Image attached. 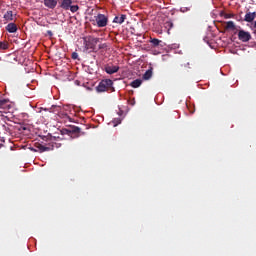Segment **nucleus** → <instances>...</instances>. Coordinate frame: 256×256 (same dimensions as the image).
I'll use <instances>...</instances> for the list:
<instances>
[{"instance_id": "obj_16", "label": "nucleus", "mask_w": 256, "mask_h": 256, "mask_svg": "<svg viewBox=\"0 0 256 256\" xmlns=\"http://www.w3.org/2000/svg\"><path fill=\"white\" fill-rule=\"evenodd\" d=\"M5 21H13V11L9 10L4 14Z\"/></svg>"}, {"instance_id": "obj_17", "label": "nucleus", "mask_w": 256, "mask_h": 256, "mask_svg": "<svg viewBox=\"0 0 256 256\" xmlns=\"http://www.w3.org/2000/svg\"><path fill=\"white\" fill-rule=\"evenodd\" d=\"M6 49H9V43L0 41V50L6 51Z\"/></svg>"}, {"instance_id": "obj_13", "label": "nucleus", "mask_w": 256, "mask_h": 256, "mask_svg": "<svg viewBox=\"0 0 256 256\" xmlns=\"http://www.w3.org/2000/svg\"><path fill=\"white\" fill-rule=\"evenodd\" d=\"M17 24L15 23H9L7 26H6V31H8V33H17Z\"/></svg>"}, {"instance_id": "obj_11", "label": "nucleus", "mask_w": 256, "mask_h": 256, "mask_svg": "<svg viewBox=\"0 0 256 256\" xmlns=\"http://www.w3.org/2000/svg\"><path fill=\"white\" fill-rule=\"evenodd\" d=\"M44 5L48 9H55L57 7V0H44Z\"/></svg>"}, {"instance_id": "obj_7", "label": "nucleus", "mask_w": 256, "mask_h": 256, "mask_svg": "<svg viewBox=\"0 0 256 256\" xmlns=\"http://www.w3.org/2000/svg\"><path fill=\"white\" fill-rule=\"evenodd\" d=\"M104 71L108 74V75H113L115 73H117L119 71V66H115L113 64H106L104 66Z\"/></svg>"}, {"instance_id": "obj_27", "label": "nucleus", "mask_w": 256, "mask_h": 256, "mask_svg": "<svg viewBox=\"0 0 256 256\" xmlns=\"http://www.w3.org/2000/svg\"><path fill=\"white\" fill-rule=\"evenodd\" d=\"M3 143H5V140H3V138H0V147H3Z\"/></svg>"}, {"instance_id": "obj_9", "label": "nucleus", "mask_w": 256, "mask_h": 256, "mask_svg": "<svg viewBox=\"0 0 256 256\" xmlns=\"http://www.w3.org/2000/svg\"><path fill=\"white\" fill-rule=\"evenodd\" d=\"M0 109H4L5 111L11 109V104L8 99L0 98Z\"/></svg>"}, {"instance_id": "obj_5", "label": "nucleus", "mask_w": 256, "mask_h": 256, "mask_svg": "<svg viewBox=\"0 0 256 256\" xmlns=\"http://www.w3.org/2000/svg\"><path fill=\"white\" fill-rule=\"evenodd\" d=\"M238 39L239 41H242V43H248V41H251V33L245 30H240L238 32Z\"/></svg>"}, {"instance_id": "obj_21", "label": "nucleus", "mask_w": 256, "mask_h": 256, "mask_svg": "<svg viewBox=\"0 0 256 256\" xmlns=\"http://www.w3.org/2000/svg\"><path fill=\"white\" fill-rule=\"evenodd\" d=\"M71 13H77L78 9H79V5H70L69 7Z\"/></svg>"}, {"instance_id": "obj_25", "label": "nucleus", "mask_w": 256, "mask_h": 256, "mask_svg": "<svg viewBox=\"0 0 256 256\" xmlns=\"http://www.w3.org/2000/svg\"><path fill=\"white\" fill-rule=\"evenodd\" d=\"M252 29H253L254 33H256V21L253 23Z\"/></svg>"}, {"instance_id": "obj_22", "label": "nucleus", "mask_w": 256, "mask_h": 256, "mask_svg": "<svg viewBox=\"0 0 256 256\" xmlns=\"http://www.w3.org/2000/svg\"><path fill=\"white\" fill-rule=\"evenodd\" d=\"M233 17H235V15L234 14H224V18L225 19H233Z\"/></svg>"}, {"instance_id": "obj_4", "label": "nucleus", "mask_w": 256, "mask_h": 256, "mask_svg": "<svg viewBox=\"0 0 256 256\" xmlns=\"http://www.w3.org/2000/svg\"><path fill=\"white\" fill-rule=\"evenodd\" d=\"M95 21L97 27H107L109 23V18L105 14H98L95 16Z\"/></svg>"}, {"instance_id": "obj_26", "label": "nucleus", "mask_w": 256, "mask_h": 256, "mask_svg": "<svg viewBox=\"0 0 256 256\" xmlns=\"http://www.w3.org/2000/svg\"><path fill=\"white\" fill-rule=\"evenodd\" d=\"M105 47H107V44H101V45H99V49H105Z\"/></svg>"}, {"instance_id": "obj_3", "label": "nucleus", "mask_w": 256, "mask_h": 256, "mask_svg": "<svg viewBox=\"0 0 256 256\" xmlns=\"http://www.w3.org/2000/svg\"><path fill=\"white\" fill-rule=\"evenodd\" d=\"M97 43H99V38H95L93 36H88L84 39V45L86 51H89L91 49L92 51H95V48L97 47Z\"/></svg>"}, {"instance_id": "obj_20", "label": "nucleus", "mask_w": 256, "mask_h": 256, "mask_svg": "<svg viewBox=\"0 0 256 256\" xmlns=\"http://www.w3.org/2000/svg\"><path fill=\"white\" fill-rule=\"evenodd\" d=\"M150 43H152L153 47H159V43H161V40L157 38H153Z\"/></svg>"}, {"instance_id": "obj_14", "label": "nucleus", "mask_w": 256, "mask_h": 256, "mask_svg": "<svg viewBox=\"0 0 256 256\" xmlns=\"http://www.w3.org/2000/svg\"><path fill=\"white\" fill-rule=\"evenodd\" d=\"M151 77H153V68L148 69L144 74L142 79H144V81H149V79H151Z\"/></svg>"}, {"instance_id": "obj_2", "label": "nucleus", "mask_w": 256, "mask_h": 256, "mask_svg": "<svg viewBox=\"0 0 256 256\" xmlns=\"http://www.w3.org/2000/svg\"><path fill=\"white\" fill-rule=\"evenodd\" d=\"M61 147V143L53 142L43 145V144H37L36 149L40 151V153H45V151H53V149H59Z\"/></svg>"}, {"instance_id": "obj_10", "label": "nucleus", "mask_w": 256, "mask_h": 256, "mask_svg": "<svg viewBox=\"0 0 256 256\" xmlns=\"http://www.w3.org/2000/svg\"><path fill=\"white\" fill-rule=\"evenodd\" d=\"M71 5H73V0H62L60 3L61 9H64V11H69Z\"/></svg>"}, {"instance_id": "obj_1", "label": "nucleus", "mask_w": 256, "mask_h": 256, "mask_svg": "<svg viewBox=\"0 0 256 256\" xmlns=\"http://www.w3.org/2000/svg\"><path fill=\"white\" fill-rule=\"evenodd\" d=\"M113 80L111 79H104L99 82L98 86L96 87V91L98 93H105V91H113Z\"/></svg>"}, {"instance_id": "obj_15", "label": "nucleus", "mask_w": 256, "mask_h": 256, "mask_svg": "<svg viewBox=\"0 0 256 256\" xmlns=\"http://www.w3.org/2000/svg\"><path fill=\"white\" fill-rule=\"evenodd\" d=\"M142 83H143V80L136 79V80L132 81L130 85H131V87H133V89H137L138 87H141Z\"/></svg>"}, {"instance_id": "obj_18", "label": "nucleus", "mask_w": 256, "mask_h": 256, "mask_svg": "<svg viewBox=\"0 0 256 256\" xmlns=\"http://www.w3.org/2000/svg\"><path fill=\"white\" fill-rule=\"evenodd\" d=\"M61 111V106H52L50 108V113H59Z\"/></svg>"}, {"instance_id": "obj_24", "label": "nucleus", "mask_w": 256, "mask_h": 256, "mask_svg": "<svg viewBox=\"0 0 256 256\" xmlns=\"http://www.w3.org/2000/svg\"><path fill=\"white\" fill-rule=\"evenodd\" d=\"M165 26L171 28V27H173V24H172L171 22H166V23H165Z\"/></svg>"}, {"instance_id": "obj_12", "label": "nucleus", "mask_w": 256, "mask_h": 256, "mask_svg": "<svg viewBox=\"0 0 256 256\" xmlns=\"http://www.w3.org/2000/svg\"><path fill=\"white\" fill-rule=\"evenodd\" d=\"M125 19H127V15L122 14L121 16H115L113 23H118V25H122L125 23Z\"/></svg>"}, {"instance_id": "obj_23", "label": "nucleus", "mask_w": 256, "mask_h": 256, "mask_svg": "<svg viewBox=\"0 0 256 256\" xmlns=\"http://www.w3.org/2000/svg\"><path fill=\"white\" fill-rule=\"evenodd\" d=\"M77 57H79V54H77V52H73L72 59H77Z\"/></svg>"}, {"instance_id": "obj_8", "label": "nucleus", "mask_w": 256, "mask_h": 256, "mask_svg": "<svg viewBox=\"0 0 256 256\" xmlns=\"http://www.w3.org/2000/svg\"><path fill=\"white\" fill-rule=\"evenodd\" d=\"M255 19H256V12H247L245 14L244 21H246V23H253Z\"/></svg>"}, {"instance_id": "obj_6", "label": "nucleus", "mask_w": 256, "mask_h": 256, "mask_svg": "<svg viewBox=\"0 0 256 256\" xmlns=\"http://www.w3.org/2000/svg\"><path fill=\"white\" fill-rule=\"evenodd\" d=\"M64 132L70 137H79V133H81V128L73 126L70 129H65Z\"/></svg>"}, {"instance_id": "obj_28", "label": "nucleus", "mask_w": 256, "mask_h": 256, "mask_svg": "<svg viewBox=\"0 0 256 256\" xmlns=\"http://www.w3.org/2000/svg\"><path fill=\"white\" fill-rule=\"evenodd\" d=\"M48 35H52L51 31H48Z\"/></svg>"}, {"instance_id": "obj_19", "label": "nucleus", "mask_w": 256, "mask_h": 256, "mask_svg": "<svg viewBox=\"0 0 256 256\" xmlns=\"http://www.w3.org/2000/svg\"><path fill=\"white\" fill-rule=\"evenodd\" d=\"M226 29L235 30V22H233V21H228V22L226 23Z\"/></svg>"}]
</instances>
